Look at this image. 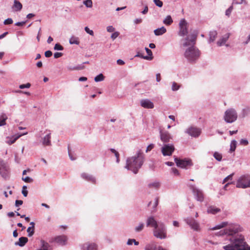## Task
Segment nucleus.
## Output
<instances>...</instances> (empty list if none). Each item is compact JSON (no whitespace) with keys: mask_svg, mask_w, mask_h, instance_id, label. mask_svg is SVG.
I'll return each instance as SVG.
<instances>
[{"mask_svg":"<svg viewBox=\"0 0 250 250\" xmlns=\"http://www.w3.org/2000/svg\"><path fill=\"white\" fill-rule=\"evenodd\" d=\"M145 250H166L161 246H157L154 243L147 244L145 247Z\"/></svg>","mask_w":250,"mask_h":250,"instance_id":"aec40b11","label":"nucleus"},{"mask_svg":"<svg viewBox=\"0 0 250 250\" xmlns=\"http://www.w3.org/2000/svg\"><path fill=\"white\" fill-rule=\"evenodd\" d=\"M190 189L192 190L193 195L196 200L202 202L204 201V196L203 191L196 188L195 186H190Z\"/></svg>","mask_w":250,"mask_h":250,"instance_id":"1a4fd4ad","label":"nucleus"},{"mask_svg":"<svg viewBox=\"0 0 250 250\" xmlns=\"http://www.w3.org/2000/svg\"><path fill=\"white\" fill-rule=\"evenodd\" d=\"M0 175L4 179L9 177V168L6 164L2 161H0Z\"/></svg>","mask_w":250,"mask_h":250,"instance_id":"f8f14e48","label":"nucleus"},{"mask_svg":"<svg viewBox=\"0 0 250 250\" xmlns=\"http://www.w3.org/2000/svg\"><path fill=\"white\" fill-rule=\"evenodd\" d=\"M185 132L193 137H198L201 133V130L199 128L191 126L187 128Z\"/></svg>","mask_w":250,"mask_h":250,"instance_id":"ddd939ff","label":"nucleus"},{"mask_svg":"<svg viewBox=\"0 0 250 250\" xmlns=\"http://www.w3.org/2000/svg\"><path fill=\"white\" fill-rule=\"evenodd\" d=\"M81 177L83 179H84L87 181L91 182L93 183H96L95 178L91 175H89L86 173H83L81 174Z\"/></svg>","mask_w":250,"mask_h":250,"instance_id":"4be33fe9","label":"nucleus"},{"mask_svg":"<svg viewBox=\"0 0 250 250\" xmlns=\"http://www.w3.org/2000/svg\"><path fill=\"white\" fill-rule=\"evenodd\" d=\"M30 86H31V84L30 83H27L26 84H22L20 85L19 88L20 89H24L25 88H28L30 87Z\"/></svg>","mask_w":250,"mask_h":250,"instance_id":"09e8293b","label":"nucleus"},{"mask_svg":"<svg viewBox=\"0 0 250 250\" xmlns=\"http://www.w3.org/2000/svg\"><path fill=\"white\" fill-rule=\"evenodd\" d=\"M27 242L28 238L27 237H21L19 238V241L15 243V245L19 246L20 247H23Z\"/></svg>","mask_w":250,"mask_h":250,"instance_id":"393cba45","label":"nucleus"},{"mask_svg":"<svg viewBox=\"0 0 250 250\" xmlns=\"http://www.w3.org/2000/svg\"><path fill=\"white\" fill-rule=\"evenodd\" d=\"M153 1L158 7H162L163 6V3L161 0H154Z\"/></svg>","mask_w":250,"mask_h":250,"instance_id":"a18cd8bd","label":"nucleus"},{"mask_svg":"<svg viewBox=\"0 0 250 250\" xmlns=\"http://www.w3.org/2000/svg\"><path fill=\"white\" fill-rule=\"evenodd\" d=\"M229 37V34H226L223 36L217 42V45L218 46H221L225 44Z\"/></svg>","mask_w":250,"mask_h":250,"instance_id":"5701e85b","label":"nucleus"},{"mask_svg":"<svg viewBox=\"0 0 250 250\" xmlns=\"http://www.w3.org/2000/svg\"><path fill=\"white\" fill-rule=\"evenodd\" d=\"M6 115L3 114L0 116V126H3L6 124L5 121L7 119Z\"/></svg>","mask_w":250,"mask_h":250,"instance_id":"4c0bfd02","label":"nucleus"},{"mask_svg":"<svg viewBox=\"0 0 250 250\" xmlns=\"http://www.w3.org/2000/svg\"><path fill=\"white\" fill-rule=\"evenodd\" d=\"M133 243L136 246L139 245V242L136 241L134 239H129L127 242V245H131Z\"/></svg>","mask_w":250,"mask_h":250,"instance_id":"ea45409f","label":"nucleus"},{"mask_svg":"<svg viewBox=\"0 0 250 250\" xmlns=\"http://www.w3.org/2000/svg\"><path fill=\"white\" fill-rule=\"evenodd\" d=\"M238 118V114L236 110L233 108L227 109L224 112L223 119L225 122L228 124H231L235 122Z\"/></svg>","mask_w":250,"mask_h":250,"instance_id":"39448f33","label":"nucleus"},{"mask_svg":"<svg viewBox=\"0 0 250 250\" xmlns=\"http://www.w3.org/2000/svg\"><path fill=\"white\" fill-rule=\"evenodd\" d=\"M240 145H243V146H247L249 144L248 141L246 139H242L240 141Z\"/></svg>","mask_w":250,"mask_h":250,"instance_id":"4d7b16f0","label":"nucleus"},{"mask_svg":"<svg viewBox=\"0 0 250 250\" xmlns=\"http://www.w3.org/2000/svg\"><path fill=\"white\" fill-rule=\"evenodd\" d=\"M69 43L71 44H79L80 42L79 41L78 38L75 37H71L69 39Z\"/></svg>","mask_w":250,"mask_h":250,"instance_id":"72a5a7b5","label":"nucleus"},{"mask_svg":"<svg viewBox=\"0 0 250 250\" xmlns=\"http://www.w3.org/2000/svg\"><path fill=\"white\" fill-rule=\"evenodd\" d=\"M153 235L159 239H164L167 237V227L163 222L159 223V225L153 229Z\"/></svg>","mask_w":250,"mask_h":250,"instance_id":"20e7f679","label":"nucleus"},{"mask_svg":"<svg viewBox=\"0 0 250 250\" xmlns=\"http://www.w3.org/2000/svg\"><path fill=\"white\" fill-rule=\"evenodd\" d=\"M148 11V6L146 5L145 7H144V9L141 11V13L143 15H146Z\"/></svg>","mask_w":250,"mask_h":250,"instance_id":"680f3d73","label":"nucleus"},{"mask_svg":"<svg viewBox=\"0 0 250 250\" xmlns=\"http://www.w3.org/2000/svg\"><path fill=\"white\" fill-rule=\"evenodd\" d=\"M174 161L177 167L182 168L188 169L189 167H190L193 165L191 160L188 158L180 159L177 157H175Z\"/></svg>","mask_w":250,"mask_h":250,"instance_id":"0eeeda50","label":"nucleus"},{"mask_svg":"<svg viewBox=\"0 0 250 250\" xmlns=\"http://www.w3.org/2000/svg\"><path fill=\"white\" fill-rule=\"evenodd\" d=\"M236 187L240 188H250V175L243 174L240 176L236 181Z\"/></svg>","mask_w":250,"mask_h":250,"instance_id":"423d86ee","label":"nucleus"},{"mask_svg":"<svg viewBox=\"0 0 250 250\" xmlns=\"http://www.w3.org/2000/svg\"><path fill=\"white\" fill-rule=\"evenodd\" d=\"M145 155L141 149L137 151L134 156L127 158L125 167L137 174L145 161Z\"/></svg>","mask_w":250,"mask_h":250,"instance_id":"7ed1b4c3","label":"nucleus"},{"mask_svg":"<svg viewBox=\"0 0 250 250\" xmlns=\"http://www.w3.org/2000/svg\"><path fill=\"white\" fill-rule=\"evenodd\" d=\"M160 137L161 140L164 143H167L172 139V136L167 131H160Z\"/></svg>","mask_w":250,"mask_h":250,"instance_id":"4468645a","label":"nucleus"},{"mask_svg":"<svg viewBox=\"0 0 250 250\" xmlns=\"http://www.w3.org/2000/svg\"><path fill=\"white\" fill-rule=\"evenodd\" d=\"M40 243H41V247L42 249H43L45 250H49V248L50 247V245L47 242H45L43 240H41L40 241Z\"/></svg>","mask_w":250,"mask_h":250,"instance_id":"473e14b6","label":"nucleus"},{"mask_svg":"<svg viewBox=\"0 0 250 250\" xmlns=\"http://www.w3.org/2000/svg\"><path fill=\"white\" fill-rule=\"evenodd\" d=\"M107 31L108 32H113L115 31V28L111 25L108 26L106 28Z\"/></svg>","mask_w":250,"mask_h":250,"instance_id":"bf43d9fd","label":"nucleus"},{"mask_svg":"<svg viewBox=\"0 0 250 250\" xmlns=\"http://www.w3.org/2000/svg\"><path fill=\"white\" fill-rule=\"evenodd\" d=\"M104 75L101 73L94 78V81L96 82H101L104 80Z\"/></svg>","mask_w":250,"mask_h":250,"instance_id":"58836bf2","label":"nucleus"},{"mask_svg":"<svg viewBox=\"0 0 250 250\" xmlns=\"http://www.w3.org/2000/svg\"><path fill=\"white\" fill-rule=\"evenodd\" d=\"M154 145L153 144H151L147 146L146 147V152H147L148 151H150L152 149L154 148Z\"/></svg>","mask_w":250,"mask_h":250,"instance_id":"13d9d810","label":"nucleus"},{"mask_svg":"<svg viewBox=\"0 0 250 250\" xmlns=\"http://www.w3.org/2000/svg\"><path fill=\"white\" fill-rule=\"evenodd\" d=\"M84 68V66L83 65H81L78 66L74 67L73 68H68L69 70H81L83 69Z\"/></svg>","mask_w":250,"mask_h":250,"instance_id":"6e6d98bb","label":"nucleus"},{"mask_svg":"<svg viewBox=\"0 0 250 250\" xmlns=\"http://www.w3.org/2000/svg\"><path fill=\"white\" fill-rule=\"evenodd\" d=\"M45 56L47 58H49L52 55V53L51 51L48 50L45 52Z\"/></svg>","mask_w":250,"mask_h":250,"instance_id":"69168bd1","label":"nucleus"},{"mask_svg":"<svg viewBox=\"0 0 250 250\" xmlns=\"http://www.w3.org/2000/svg\"><path fill=\"white\" fill-rule=\"evenodd\" d=\"M27 232L28 233V236L31 237L34 233V229H32L31 227H28L27 229Z\"/></svg>","mask_w":250,"mask_h":250,"instance_id":"37998d69","label":"nucleus"},{"mask_svg":"<svg viewBox=\"0 0 250 250\" xmlns=\"http://www.w3.org/2000/svg\"><path fill=\"white\" fill-rule=\"evenodd\" d=\"M181 87V85L178 84L177 83L175 82H173L172 83V85H171V90L173 91H177L179 89V88Z\"/></svg>","mask_w":250,"mask_h":250,"instance_id":"e433bc0d","label":"nucleus"},{"mask_svg":"<svg viewBox=\"0 0 250 250\" xmlns=\"http://www.w3.org/2000/svg\"><path fill=\"white\" fill-rule=\"evenodd\" d=\"M167 32V29L164 26L158 28L154 30V33L156 36H161Z\"/></svg>","mask_w":250,"mask_h":250,"instance_id":"b1692460","label":"nucleus"},{"mask_svg":"<svg viewBox=\"0 0 250 250\" xmlns=\"http://www.w3.org/2000/svg\"><path fill=\"white\" fill-rule=\"evenodd\" d=\"M20 137H21V135H15L14 136H13L11 138H9L8 137L7 139L9 140L8 141H6V143L8 144V145H11L12 144H13L15 142V141L18 140Z\"/></svg>","mask_w":250,"mask_h":250,"instance_id":"c85d7f7f","label":"nucleus"},{"mask_svg":"<svg viewBox=\"0 0 250 250\" xmlns=\"http://www.w3.org/2000/svg\"><path fill=\"white\" fill-rule=\"evenodd\" d=\"M62 53L61 52H56L54 54V57L56 59L62 57Z\"/></svg>","mask_w":250,"mask_h":250,"instance_id":"0e129e2a","label":"nucleus"},{"mask_svg":"<svg viewBox=\"0 0 250 250\" xmlns=\"http://www.w3.org/2000/svg\"><path fill=\"white\" fill-rule=\"evenodd\" d=\"M145 50L146 51V53L148 55V57H152V52L151 50L150 49H149V48H147V47L145 48Z\"/></svg>","mask_w":250,"mask_h":250,"instance_id":"052dcab7","label":"nucleus"},{"mask_svg":"<svg viewBox=\"0 0 250 250\" xmlns=\"http://www.w3.org/2000/svg\"><path fill=\"white\" fill-rule=\"evenodd\" d=\"M85 31L91 36H94V32L93 30L90 29L87 26L84 27Z\"/></svg>","mask_w":250,"mask_h":250,"instance_id":"de8ad7c7","label":"nucleus"},{"mask_svg":"<svg viewBox=\"0 0 250 250\" xmlns=\"http://www.w3.org/2000/svg\"><path fill=\"white\" fill-rule=\"evenodd\" d=\"M142 22V20L140 18H137L134 20V23L135 24H139Z\"/></svg>","mask_w":250,"mask_h":250,"instance_id":"338daca9","label":"nucleus"},{"mask_svg":"<svg viewBox=\"0 0 250 250\" xmlns=\"http://www.w3.org/2000/svg\"><path fill=\"white\" fill-rule=\"evenodd\" d=\"M237 146V142L235 140H233L231 141L230 144L229 152H232L235 151Z\"/></svg>","mask_w":250,"mask_h":250,"instance_id":"2f4dec72","label":"nucleus"},{"mask_svg":"<svg viewBox=\"0 0 250 250\" xmlns=\"http://www.w3.org/2000/svg\"><path fill=\"white\" fill-rule=\"evenodd\" d=\"M217 32L216 30H213V31H210L209 34V40H208L209 42L210 43L211 42H213L215 40V39L217 37Z\"/></svg>","mask_w":250,"mask_h":250,"instance_id":"a878e982","label":"nucleus"},{"mask_svg":"<svg viewBox=\"0 0 250 250\" xmlns=\"http://www.w3.org/2000/svg\"><path fill=\"white\" fill-rule=\"evenodd\" d=\"M120 33L118 31L114 32L111 36V38L114 40L116 39L119 35Z\"/></svg>","mask_w":250,"mask_h":250,"instance_id":"8fccbe9b","label":"nucleus"},{"mask_svg":"<svg viewBox=\"0 0 250 250\" xmlns=\"http://www.w3.org/2000/svg\"><path fill=\"white\" fill-rule=\"evenodd\" d=\"M225 229L220 231L221 235L227 236L223 243V249L224 250H250V246L246 241L244 235L241 233L243 229L237 224H229L227 222H223L210 228V230Z\"/></svg>","mask_w":250,"mask_h":250,"instance_id":"f257e3e1","label":"nucleus"},{"mask_svg":"<svg viewBox=\"0 0 250 250\" xmlns=\"http://www.w3.org/2000/svg\"><path fill=\"white\" fill-rule=\"evenodd\" d=\"M22 203H23L22 201H21V200H16L15 201V206L16 207H18L19 206L21 205L22 204Z\"/></svg>","mask_w":250,"mask_h":250,"instance_id":"774afa93","label":"nucleus"},{"mask_svg":"<svg viewBox=\"0 0 250 250\" xmlns=\"http://www.w3.org/2000/svg\"><path fill=\"white\" fill-rule=\"evenodd\" d=\"M234 175V173H232L228 176H227L223 181V184L227 182L228 181H231L232 180L233 176Z\"/></svg>","mask_w":250,"mask_h":250,"instance_id":"79ce46f5","label":"nucleus"},{"mask_svg":"<svg viewBox=\"0 0 250 250\" xmlns=\"http://www.w3.org/2000/svg\"><path fill=\"white\" fill-rule=\"evenodd\" d=\"M22 8V5L21 3L17 0H14V5L13 6V8L14 9V10L16 11H19L21 10Z\"/></svg>","mask_w":250,"mask_h":250,"instance_id":"bb28decb","label":"nucleus"},{"mask_svg":"<svg viewBox=\"0 0 250 250\" xmlns=\"http://www.w3.org/2000/svg\"><path fill=\"white\" fill-rule=\"evenodd\" d=\"M140 105L142 107L147 109L153 108L154 106L153 102L148 99L141 100L140 101Z\"/></svg>","mask_w":250,"mask_h":250,"instance_id":"dca6fc26","label":"nucleus"},{"mask_svg":"<svg viewBox=\"0 0 250 250\" xmlns=\"http://www.w3.org/2000/svg\"><path fill=\"white\" fill-rule=\"evenodd\" d=\"M171 171H172V173L173 174H174L175 175L177 176V175H179V171L176 168H172Z\"/></svg>","mask_w":250,"mask_h":250,"instance_id":"e2e57ef3","label":"nucleus"},{"mask_svg":"<svg viewBox=\"0 0 250 250\" xmlns=\"http://www.w3.org/2000/svg\"><path fill=\"white\" fill-rule=\"evenodd\" d=\"M83 250H98L97 245L94 243H86L82 246Z\"/></svg>","mask_w":250,"mask_h":250,"instance_id":"a211bd4d","label":"nucleus"},{"mask_svg":"<svg viewBox=\"0 0 250 250\" xmlns=\"http://www.w3.org/2000/svg\"><path fill=\"white\" fill-rule=\"evenodd\" d=\"M179 35L184 37L188 34V22L185 19L180 20L179 23Z\"/></svg>","mask_w":250,"mask_h":250,"instance_id":"9b49d317","label":"nucleus"},{"mask_svg":"<svg viewBox=\"0 0 250 250\" xmlns=\"http://www.w3.org/2000/svg\"><path fill=\"white\" fill-rule=\"evenodd\" d=\"M54 48L56 50H62L63 49V47L59 43H56Z\"/></svg>","mask_w":250,"mask_h":250,"instance_id":"3c124183","label":"nucleus"},{"mask_svg":"<svg viewBox=\"0 0 250 250\" xmlns=\"http://www.w3.org/2000/svg\"><path fill=\"white\" fill-rule=\"evenodd\" d=\"M184 221L190 226L191 229L197 231L200 230L199 223L193 218L187 217L184 219Z\"/></svg>","mask_w":250,"mask_h":250,"instance_id":"9d476101","label":"nucleus"},{"mask_svg":"<svg viewBox=\"0 0 250 250\" xmlns=\"http://www.w3.org/2000/svg\"><path fill=\"white\" fill-rule=\"evenodd\" d=\"M44 133H46V135L42 138V144L45 146H50L51 145V131L48 130H46Z\"/></svg>","mask_w":250,"mask_h":250,"instance_id":"2eb2a0df","label":"nucleus"},{"mask_svg":"<svg viewBox=\"0 0 250 250\" xmlns=\"http://www.w3.org/2000/svg\"><path fill=\"white\" fill-rule=\"evenodd\" d=\"M146 225L148 227H152L154 229L158 225L159 223L152 216L148 217L146 220Z\"/></svg>","mask_w":250,"mask_h":250,"instance_id":"f3484780","label":"nucleus"},{"mask_svg":"<svg viewBox=\"0 0 250 250\" xmlns=\"http://www.w3.org/2000/svg\"><path fill=\"white\" fill-rule=\"evenodd\" d=\"M250 113V108L246 107L244 108L241 112V116L242 118H245Z\"/></svg>","mask_w":250,"mask_h":250,"instance_id":"c756f323","label":"nucleus"},{"mask_svg":"<svg viewBox=\"0 0 250 250\" xmlns=\"http://www.w3.org/2000/svg\"><path fill=\"white\" fill-rule=\"evenodd\" d=\"M175 150L172 144H165L161 147V152L164 156H171Z\"/></svg>","mask_w":250,"mask_h":250,"instance_id":"6e6552de","label":"nucleus"},{"mask_svg":"<svg viewBox=\"0 0 250 250\" xmlns=\"http://www.w3.org/2000/svg\"><path fill=\"white\" fill-rule=\"evenodd\" d=\"M214 158L218 161L220 162L222 159V155L221 153L215 151L213 155Z\"/></svg>","mask_w":250,"mask_h":250,"instance_id":"c9c22d12","label":"nucleus"},{"mask_svg":"<svg viewBox=\"0 0 250 250\" xmlns=\"http://www.w3.org/2000/svg\"><path fill=\"white\" fill-rule=\"evenodd\" d=\"M145 227V224L143 222H140L138 225H137L135 228L134 230L136 232H140L142 231Z\"/></svg>","mask_w":250,"mask_h":250,"instance_id":"7c9ffc66","label":"nucleus"},{"mask_svg":"<svg viewBox=\"0 0 250 250\" xmlns=\"http://www.w3.org/2000/svg\"><path fill=\"white\" fill-rule=\"evenodd\" d=\"M22 194L24 197H26L28 194V191L27 190V187L23 186L22 188Z\"/></svg>","mask_w":250,"mask_h":250,"instance_id":"49530a36","label":"nucleus"},{"mask_svg":"<svg viewBox=\"0 0 250 250\" xmlns=\"http://www.w3.org/2000/svg\"><path fill=\"white\" fill-rule=\"evenodd\" d=\"M207 212L208 213L216 214L221 211V209L214 206H210L208 207Z\"/></svg>","mask_w":250,"mask_h":250,"instance_id":"412c9836","label":"nucleus"},{"mask_svg":"<svg viewBox=\"0 0 250 250\" xmlns=\"http://www.w3.org/2000/svg\"><path fill=\"white\" fill-rule=\"evenodd\" d=\"M197 37V34L193 33L181 40L183 46L186 47L184 53V57L191 63H195L199 59L201 54L200 50L195 45Z\"/></svg>","mask_w":250,"mask_h":250,"instance_id":"f03ea898","label":"nucleus"},{"mask_svg":"<svg viewBox=\"0 0 250 250\" xmlns=\"http://www.w3.org/2000/svg\"><path fill=\"white\" fill-rule=\"evenodd\" d=\"M83 4L87 8H91L92 7V0H86L83 1Z\"/></svg>","mask_w":250,"mask_h":250,"instance_id":"a19ab883","label":"nucleus"},{"mask_svg":"<svg viewBox=\"0 0 250 250\" xmlns=\"http://www.w3.org/2000/svg\"><path fill=\"white\" fill-rule=\"evenodd\" d=\"M67 239L66 236L62 235L56 237L54 241L58 244L63 246L66 245Z\"/></svg>","mask_w":250,"mask_h":250,"instance_id":"6ab92c4d","label":"nucleus"},{"mask_svg":"<svg viewBox=\"0 0 250 250\" xmlns=\"http://www.w3.org/2000/svg\"><path fill=\"white\" fill-rule=\"evenodd\" d=\"M22 180L26 183H32L33 181V180L31 178L28 176L25 178L22 177Z\"/></svg>","mask_w":250,"mask_h":250,"instance_id":"603ef678","label":"nucleus"},{"mask_svg":"<svg viewBox=\"0 0 250 250\" xmlns=\"http://www.w3.org/2000/svg\"><path fill=\"white\" fill-rule=\"evenodd\" d=\"M135 57H141L142 58H143L146 60H151L152 59V57H149L148 56H144L141 54H140L139 53H138L135 56Z\"/></svg>","mask_w":250,"mask_h":250,"instance_id":"c03bdc74","label":"nucleus"},{"mask_svg":"<svg viewBox=\"0 0 250 250\" xmlns=\"http://www.w3.org/2000/svg\"><path fill=\"white\" fill-rule=\"evenodd\" d=\"M163 22L166 25H170L173 22V20L170 15H167L163 20Z\"/></svg>","mask_w":250,"mask_h":250,"instance_id":"cd10ccee","label":"nucleus"},{"mask_svg":"<svg viewBox=\"0 0 250 250\" xmlns=\"http://www.w3.org/2000/svg\"><path fill=\"white\" fill-rule=\"evenodd\" d=\"M233 9V6H230L226 11V15L227 16H229L230 15L231 11Z\"/></svg>","mask_w":250,"mask_h":250,"instance_id":"5fc2aeb1","label":"nucleus"},{"mask_svg":"<svg viewBox=\"0 0 250 250\" xmlns=\"http://www.w3.org/2000/svg\"><path fill=\"white\" fill-rule=\"evenodd\" d=\"M13 22V21L11 18H8L4 21L3 23L5 25H8L12 24Z\"/></svg>","mask_w":250,"mask_h":250,"instance_id":"864d4df0","label":"nucleus"},{"mask_svg":"<svg viewBox=\"0 0 250 250\" xmlns=\"http://www.w3.org/2000/svg\"><path fill=\"white\" fill-rule=\"evenodd\" d=\"M160 186V184L159 182L155 181L152 183H150L148 185V187L149 188H158Z\"/></svg>","mask_w":250,"mask_h":250,"instance_id":"f704fd0d","label":"nucleus"}]
</instances>
